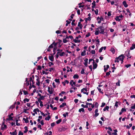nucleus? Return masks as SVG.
Masks as SVG:
<instances>
[{
	"label": "nucleus",
	"instance_id": "50",
	"mask_svg": "<svg viewBox=\"0 0 135 135\" xmlns=\"http://www.w3.org/2000/svg\"><path fill=\"white\" fill-rule=\"evenodd\" d=\"M58 41H59L58 42H57V44H58L59 45H60L61 44V43L62 42L61 40L60 39H58Z\"/></svg>",
	"mask_w": 135,
	"mask_h": 135
},
{
	"label": "nucleus",
	"instance_id": "28",
	"mask_svg": "<svg viewBox=\"0 0 135 135\" xmlns=\"http://www.w3.org/2000/svg\"><path fill=\"white\" fill-rule=\"evenodd\" d=\"M119 18V17H118V16H117L115 18V19L117 21H120L121 19Z\"/></svg>",
	"mask_w": 135,
	"mask_h": 135
},
{
	"label": "nucleus",
	"instance_id": "46",
	"mask_svg": "<svg viewBox=\"0 0 135 135\" xmlns=\"http://www.w3.org/2000/svg\"><path fill=\"white\" fill-rule=\"evenodd\" d=\"M60 53V52H57L56 56V59H57L59 57V55L58 54H59Z\"/></svg>",
	"mask_w": 135,
	"mask_h": 135
},
{
	"label": "nucleus",
	"instance_id": "49",
	"mask_svg": "<svg viewBox=\"0 0 135 135\" xmlns=\"http://www.w3.org/2000/svg\"><path fill=\"white\" fill-rule=\"evenodd\" d=\"M98 9H96L94 11V12L95 14L97 15L98 14Z\"/></svg>",
	"mask_w": 135,
	"mask_h": 135
},
{
	"label": "nucleus",
	"instance_id": "1",
	"mask_svg": "<svg viewBox=\"0 0 135 135\" xmlns=\"http://www.w3.org/2000/svg\"><path fill=\"white\" fill-rule=\"evenodd\" d=\"M106 23H103L102 24V26H101V28L100 29L101 31L100 32V33L102 34H104V30L105 29V28H104V27H103V25H105Z\"/></svg>",
	"mask_w": 135,
	"mask_h": 135
},
{
	"label": "nucleus",
	"instance_id": "29",
	"mask_svg": "<svg viewBox=\"0 0 135 135\" xmlns=\"http://www.w3.org/2000/svg\"><path fill=\"white\" fill-rule=\"evenodd\" d=\"M68 114L69 113L68 112H66L65 114H63V115L64 117L65 118L66 117V115L68 116Z\"/></svg>",
	"mask_w": 135,
	"mask_h": 135
},
{
	"label": "nucleus",
	"instance_id": "42",
	"mask_svg": "<svg viewBox=\"0 0 135 135\" xmlns=\"http://www.w3.org/2000/svg\"><path fill=\"white\" fill-rule=\"evenodd\" d=\"M66 22H67L66 23V26H67L68 24H69L70 23V21H69L68 20H67L66 21Z\"/></svg>",
	"mask_w": 135,
	"mask_h": 135
},
{
	"label": "nucleus",
	"instance_id": "26",
	"mask_svg": "<svg viewBox=\"0 0 135 135\" xmlns=\"http://www.w3.org/2000/svg\"><path fill=\"white\" fill-rule=\"evenodd\" d=\"M29 99L27 98H25L23 100V101L25 103L26 102H28L29 101Z\"/></svg>",
	"mask_w": 135,
	"mask_h": 135
},
{
	"label": "nucleus",
	"instance_id": "43",
	"mask_svg": "<svg viewBox=\"0 0 135 135\" xmlns=\"http://www.w3.org/2000/svg\"><path fill=\"white\" fill-rule=\"evenodd\" d=\"M97 89L99 91L100 93H101V94H103V92L102 91H101V89L100 88H99L98 87H97Z\"/></svg>",
	"mask_w": 135,
	"mask_h": 135
},
{
	"label": "nucleus",
	"instance_id": "59",
	"mask_svg": "<svg viewBox=\"0 0 135 135\" xmlns=\"http://www.w3.org/2000/svg\"><path fill=\"white\" fill-rule=\"evenodd\" d=\"M103 47H101L99 50V52H101L103 50Z\"/></svg>",
	"mask_w": 135,
	"mask_h": 135
},
{
	"label": "nucleus",
	"instance_id": "20",
	"mask_svg": "<svg viewBox=\"0 0 135 135\" xmlns=\"http://www.w3.org/2000/svg\"><path fill=\"white\" fill-rule=\"evenodd\" d=\"M73 78L74 79H78L79 78V76L78 74H76L74 75Z\"/></svg>",
	"mask_w": 135,
	"mask_h": 135
},
{
	"label": "nucleus",
	"instance_id": "7",
	"mask_svg": "<svg viewBox=\"0 0 135 135\" xmlns=\"http://www.w3.org/2000/svg\"><path fill=\"white\" fill-rule=\"evenodd\" d=\"M122 4L126 8L128 6V5L127 3L125 1H124L123 2Z\"/></svg>",
	"mask_w": 135,
	"mask_h": 135
},
{
	"label": "nucleus",
	"instance_id": "13",
	"mask_svg": "<svg viewBox=\"0 0 135 135\" xmlns=\"http://www.w3.org/2000/svg\"><path fill=\"white\" fill-rule=\"evenodd\" d=\"M40 112V110H39L38 109V108H36V109H34L33 110V112H35V114H37V112Z\"/></svg>",
	"mask_w": 135,
	"mask_h": 135
},
{
	"label": "nucleus",
	"instance_id": "8",
	"mask_svg": "<svg viewBox=\"0 0 135 135\" xmlns=\"http://www.w3.org/2000/svg\"><path fill=\"white\" fill-rule=\"evenodd\" d=\"M88 59L87 58H86L84 60V61L85 62V63H84V64L86 66H88Z\"/></svg>",
	"mask_w": 135,
	"mask_h": 135
},
{
	"label": "nucleus",
	"instance_id": "10",
	"mask_svg": "<svg viewBox=\"0 0 135 135\" xmlns=\"http://www.w3.org/2000/svg\"><path fill=\"white\" fill-rule=\"evenodd\" d=\"M8 118H7L6 119V121L7 120H13V117H11V116L10 115H8Z\"/></svg>",
	"mask_w": 135,
	"mask_h": 135
},
{
	"label": "nucleus",
	"instance_id": "47",
	"mask_svg": "<svg viewBox=\"0 0 135 135\" xmlns=\"http://www.w3.org/2000/svg\"><path fill=\"white\" fill-rule=\"evenodd\" d=\"M52 44L55 46V47H56L57 45V42H54Z\"/></svg>",
	"mask_w": 135,
	"mask_h": 135
},
{
	"label": "nucleus",
	"instance_id": "51",
	"mask_svg": "<svg viewBox=\"0 0 135 135\" xmlns=\"http://www.w3.org/2000/svg\"><path fill=\"white\" fill-rule=\"evenodd\" d=\"M55 122L52 123L51 124V127H53L55 125Z\"/></svg>",
	"mask_w": 135,
	"mask_h": 135
},
{
	"label": "nucleus",
	"instance_id": "45",
	"mask_svg": "<svg viewBox=\"0 0 135 135\" xmlns=\"http://www.w3.org/2000/svg\"><path fill=\"white\" fill-rule=\"evenodd\" d=\"M81 106L84 108H87L88 107V106L87 105H84L83 104H82L81 105Z\"/></svg>",
	"mask_w": 135,
	"mask_h": 135
},
{
	"label": "nucleus",
	"instance_id": "27",
	"mask_svg": "<svg viewBox=\"0 0 135 135\" xmlns=\"http://www.w3.org/2000/svg\"><path fill=\"white\" fill-rule=\"evenodd\" d=\"M54 90V89H53V88H51V90L50 91H49V94H52L53 93V91Z\"/></svg>",
	"mask_w": 135,
	"mask_h": 135
},
{
	"label": "nucleus",
	"instance_id": "9",
	"mask_svg": "<svg viewBox=\"0 0 135 135\" xmlns=\"http://www.w3.org/2000/svg\"><path fill=\"white\" fill-rule=\"evenodd\" d=\"M78 26V27H79V28L80 29H82L83 26L82 24H81L80 22H79Z\"/></svg>",
	"mask_w": 135,
	"mask_h": 135
},
{
	"label": "nucleus",
	"instance_id": "34",
	"mask_svg": "<svg viewBox=\"0 0 135 135\" xmlns=\"http://www.w3.org/2000/svg\"><path fill=\"white\" fill-rule=\"evenodd\" d=\"M42 69V68L40 65H39L37 66V70H41Z\"/></svg>",
	"mask_w": 135,
	"mask_h": 135
},
{
	"label": "nucleus",
	"instance_id": "56",
	"mask_svg": "<svg viewBox=\"0 0 135 135\" xmlns=\"http://www.w3.org/2000/svg\"><path fill=\"white\" fill-rule=\"evenodd\" d=\"M53 47V45L52 44H51L49 47V48L50 49H51Z\"/></svg>",
	"mask_w": 135,
	"mask_h": 135
},
{
	"label": "nucleus",
	"instance_id": "36",
	"mask_svg": "<svg viewBox=\"0 0 135 135\" xmlns=\"http://www.w3.org/2000/svg\"><path fill=\"white\" fill-rule=\"evenodd\" d=\"M75 21V20L74 19L73 20L72 22V23H71V25L72 26H75L76 25L74 23Z\"/></svg>",
	"mask_w": 135,
	"mask_h": 135
},
{
	"label": "nucleus",
	"instance_id": "3",
	"mask_svg": "<svg viewBox=\"0 0 135 135\" xmlns=\"http://www.w3.org/2000/svg\"><path fill=\"white\" fill-rule=\"evenodd\" d=\"M118 57H119V58H118V60L121 61L122 60H124L125 57V56L123 54H121Z\"/></svg>",
	"mask_w": 135,
	"mask_h": 135
},
{
	"label": "nucleus",
	"instance_id": "19",
	"mask_svg": "<svg viewBox=\"0 0 135 135\" xmlns=\"http://www.w3.org/2000/svg\"><path fill=\"white\" fill-rule=\"evenodd\" d=\"M51 118V116L48 115V116L45 118V120H49Z\"/></svg>",
	"mask_w": 135,
	"mask_h": 135
},
{
	"label": "nucleus",
	"instance_id": "14",
	"mask_svg": "<svg viewBox=\"0 0 135 135\" xmlns=\"http://www.w3.org/2000/svg\"><path fill=\"white\" fill-rule=\"evenodd\" d=\"M69 83V81L68 80H66L64 82H62V83L63 84L64 86H65V83H66L68 84Z\"/></svg>",
	"mask_w": 135,
	"mask_h": 135
},
{
	"label": "nucleus",
	"instance_id": "21",
	"mask_svg": "<svg viewBox=\"0 0 135 135\" xmlns=\"http://www.w3.org/2000/svg\"><path fill=\"white\" fill-rule=\"evenodd\" d=\"M4 127H2V126H1V129L2 130H3L4 129L6 128L7 127V126L6 125L4 124Z\"/></svg>",
	"mask_w": 135,
	"mask_h": 135
},
{
	"label": "nucleus",
	"instance_id": "54",
	"mask_svg": "<svg viewBox=\"0 0 135 135\" xmlns=\"http://www.w3.org/2000/svg\"><path fill=\"white\" fill-rule=\"evenodd\" d=\"M91 53L92 54H94L95 53V50H92L91 51Z\"/></svg>",
	"mask_w": 135,
	"mask_h": 135
},
{
	"label": "nucleus",
	"instance_id": "40",
	"mask_svg": "<svg viewBox=\"0 0 135 135\" xmlns=\"http://www.w3.org/2000/svg\"><path fill=\"white\" fill-rule=\"evenodd\" d=\"M29 110L28 109H24L23 110V112H24V113H26L27 114H28L29 112H28L27 111V110Z\"/></svg>",
	"mask_w": 135,
	"mask_h": 135
},
{
	"label": "nucleus",
	"instance_id": "25",
	"mask_svg": "<svg viewBox=\"0 0 135 135\" xmlns=\"http://www.w3.org/2000/svg\"><path fill=\"white\" fill-rule=\"evenodd\" d=\"M62 121L61 119H60L59 120H57L56 121V123L57 124H59Z\"/></svg>",
	"mask_w": 135,
	"mask_h": 135
},
{
	"label": "nucleus",
	"instance_id": "35",
	"mask_svg": "<svg viewBox=\"0 0 135 135\" xmlns=\"http://www.w3.org/2000/svg\"><path fill=\"white\" fill-rule=\"evenodd\" d=\"M110 51L113 54H114L115 52V50L113 48H112L110 49Z\"/></svg>",
	"mask_w": 135,
	"mask_h": 135
},
{
	"label": "nucleus",
	"instance_id": "48",
	"mask_svg": "<svg viewBox=\"0 0 135 135\" xmlns=\"http://www.w3.org/2000/svg\"><path fill=\"white\" fill-rule=\"evenodd\" d=\"M45 97L44 96H42L41 97H40V98H39V99H41V100H43L44 99Z\"/></svg>",
	"mask_w": 135,
	"mask_h": 135
},
{
	"label": "nucleus",
	"instance_id": "52",
	"mask_svg": "<svg viewBox=\"0 0 135 135\" xmlns=\"http://www.w3.org/2000/svg\"><path fill=\"white\" fill-rule=\"evenodd\" d=\"M118 102L117 101H116L115 103L114 106L117 107H118Z\"/></svg>",
	"mask_w": 135,
	"mask_h": 135
},
{
	"label": "nucleus",
	"instance_id": "41",
	"mask_svg": "<svg viewBox=\"0 0 135 135\" xmlns=\"http://www.w3.org/2000/svg\"><path fill=\"white\" fill-rule=\"evenodd\" d=\"M23 92L24 94L25 95H27L28 94V92L26 91L23 90Z\"/></svg>",
	"mask_w": 135,
	"mask_h": 135
},
{
	"label": "nucleus",
	"instance_id": "11",
	"mask_svg": "<svg viewBox=\"0 0 135 135\" xmlns=\"http://www.w3.org/2000/svg\"><path fill=\"white\" fill-rule=\"evenodd\" d=\"M9 133L10 134L12 135H16L17 134L16 130L15 129V131L12 132H10Z\"/></svg>",
	"mask_w": 135,
	"mask_h": 135
},
{
	"label": "nucleus",
	"instance_id": "60",
	"mask_svg": "<svg viewBox=\"0 0 135 135\" xmlns=\"http://www.w3.org/2000/svg\"><path fill=\"white\" fill-rule=\"evenodd\" d=\"M18 135H23V133L20 131H19Z\"/></svg>",
	"mask_w": 135,
	"mask_h": 135
},
{
	"label": "nucleus",
	"instance_id": "61",
	"mask_svg": "<svg viewBox=\"0 0 135 135\" xmlns=\"http://www.w3.org/2000/svg\"><path fill=\"white\" fill-rule=\"evenodd\" d=\"M40 123L41 124V125L42 126L44 125V122L43 120H41Z\"/></svg>",
	"mask_w": 135,
	"mask_h": 135
},
{
	"label": "nucleus",
	"instance_id": "30",
	"mask_svg": "<svg viewBox=\"0 0 135 135\" xmlns=\"http://www.w3.org/2000/svg\"><path fill=\"white\" fill-rule=\"evenodd\" d=\"M100 31L99 30L97 31H96L95 33V34L96 35H98L99 33H100Z\"/></svg>",
	"mask_w": 135,
	"mask_h": 135
},
{
	"label": "nucleus",
	"instance_id": "32",
	"mask_svg": "<svg viewBox=\"0 0 135 135\" xmlns=\"http://www.w3.org/2000/svg\"><path fill=\"white\" fill-rule=\"evenodd\" d=\"M57 47H55L53 49V51L54 52L53 54V55H54L55 54L56 52L55 51V50L57 49Z\"/></svg>",
	"mask_w": 135,
	"mask_h": 135
},
{
	"label": "nucleus",
	"instance_id": "24",
	"mask_svg": "<svg viewBox=\"0 0 135 135\" xmlns=\"http://www.w3.org/2000/svg\"><path fill=\"white\" fill-rule=\"evenodd\" d=\"M119 57H116L115 58V60L114 61L115 62H119V60L118 59V58H119Z\"/></svg>",
	"mask_w": 135,
	"mask_h": 135
},
{
	"label": "nucleus",
	"instance_id": "44",
	"mask_svg": "<svg viewBox=\"0 0 135 135\" xmlns=\"http://www.w3.org/2000/svg\"><path fill=\"white\" fill-rule=\"evenodd\" d=\"M85 70L83 68L81 72V74H84L85 73L84 72Z\"/></svg>",
	"mask_w": 135,
	"mask_h": 135
},
{
	"label": "nucleus",
	"instance_id": "5",
	"mask_svg": "<svg viewBox=\"0 0 135 135\" xmlns=\"http://www.w3.org/2000/svg\"><path fill=\"white\" fill-rule=\"evenodd\" d=\"M66 129V128L63 127L60 128L59 129V131L60 132L64 131H65Z\"/></svg>",
	"mask_w": 135,
	"mask_h": 135
},
{
	"label": "nucleus",
	"instance_id": "39",
	"mask_svg": "<svg viewBox=\"0 0 135 135\" xmlns=\"http://www.w3.org/2000/svg\"><path fill=\"white\" fill-rule=\"evenodd\" d=\"M18 119H16V124L17 126H20V124L19 123H18Z\"/></svg>",
	"mask_w": 135,
	"mask_h": 135
},
{
	"label": "nucleus",
	"instance_id": "63",
	"mask_svg": "<svg viewBox=\"0 0 135 135\" xmlns=\"http://www.w3.org/2000/svg\"><path fill=\"white\" fill-rule=\"evenodd\" d=\"M49 71L51 72L52 71V70H54V68H49Z\"/></svg>",
	"mask_w": 135,
	"mask_h": 135
},
{
	"label": "nucleus",
	"instance_id": "2",
	"mask_svg": "<svg viewBox=\"0 0 135 135\" xmlns=\"http://www.w3.org/2000/svg\"><path fill=\"white\" fill-rule=\"evenodd\" d=\"M130 50H127L125 51V54H127V56L129 58H131V56H130Z\"/></svg>",
	"mask_w": 135,
	"mask_h": 135
},
{
	"label": "nucleus",
	"instance_id": "4",
	"mask_svg": "<svg viewBox=\"0 0 135 135\" xmlns=\"http://www.w3.org/2000/svg\"><path fill=\"white\" fill-rule=\"evenodd\" d=\"M93 69H94L97 68L98 65L97 63H95L94 60H93Z\"/></svg>",
	"mask_w": 135,
	"mask_h": 135
},
{
	"label": "nucleus",
	"instance_id": "31",
	"mask_svg": "<svg viewBox=\"0 0 135 135\" xmlns=\"http://www.w3.org/2000/svg\"><path fill=\"white\" fill-rule=\"evenodd\" d=\"M65 55V53L64 52H62L59 54V56H62Z\"/></svg>",
	"mask_w": 135,
	"mask_h": 135
},
{
	"label": "nucleus",
	"instance_id": "12",
	"mask_svg": "<svg viewBox=\"0 0 135 135\" xmlns=\"http://www.w3.org/2000/svg\"><path fill=\"white\" fill-rule=\"evenodd\" d=\"M66 103H63L62 104L60 105L59 107L60 108H62L64 106H66Z\"/></svg>",
	"mask_w": 135,
	"mask_h": 135
},
{
	"label": "nucleus",
	"instance_id": "16",
	"mask_svg": "<svg viewBox=\"0 0 135 135\" xmlns=\"http://www.w3.org/2000/svg\"><path fill=\"white\" fill-rule=\"evenodd\" d=\"M135 48V44H133L132 45V46L130 48V50H133Z\"/></svg>",
	"mask_w": 135,
	"mask_h": 135
},
{
	"label": "nucleus",
	"instance_id": "53",
	"mask_svg": "<svg viewBox=\"0 0 135 135\" xmlns=\"http://www.w3.org/2000/svg\"><path fill=\"white\" fill-rule=\"evenodd\" d=\"M95 115H94V117L96 118L99 115V113H95Z\"/></svg>",
	"mask_w": 135,
	"mask_h": 135
},
{
	"label": "nucleus",
	"instance_id": "38",
	"mask_svg": "<svg viewBox=\"0 0 135 135\" xmlns=\"http://www.w3.org/2000/svg\"><path fill=\"white\" fill-rule=\"evenodd\" d=\"M55 81L56 82L58 83L59 84L60 83V81H59V79H55Z\"/></svg>",
	"mask_w": 135,
	"mask_h": 135
},
{
	"label": "nucleus",
	"instance_id": "6",
	"mask_svg": "<svg viewBox=\"0 0 135 135\" xmlns=\"http://www.w3.org/2000/svg\"><path fill=\"white\" fill-rule=\"evenodd\" d=\"M54 55H52L51 56H49V59L51 61H54Z\"/></svg>",
	"mask_w": 135,
	"mask_h": 135
},
{
	"label": "nucleus",
	"instance_id": "33",
	"mask_svg": "<svg viewBox=\"0 0 135 135\" xmlns=\"http://www.w3.org/2000/svg\"><path fill=\"white\" fill-rule=\"evenodd\" d=\"M94 105L95 107H96L97 108H98L99 106V104L97 102H95V103Z\"/></svg>",
	"mask_w": 135,
	"mask_h": 135
},
{
	"label": "nucleus",
	"instance_id": "55",
	"mask_svg": "<svg viewBox=\"0 0 135 135\" xmlns=\"http://www.w3.org/2000/svg\"><path fill=\"white\" fill-rule=\"evenodd\" d=\"M120 81L119 80H118V82L116 83V85H118V86H120Z\"/></svg>",
	"mask_w": 135,
	"mask_h": 135
},
{
	"label": "nucleus",
	"instance_id": "15",
	"mask_svg": "<svg viewBox=\"0 0 135 135\" xmlns=\"http://www.w3.org/2000/svg\"><path fill=\"white\" fill-rule=\"evenodd\" d=\"M28 119V118L27 117L26 118V119L25 118H23V120L25 121V123H27L29 122V120Z\"/></svg>",
	"mask_w": 135,
	"mask_h": 135
},
{
	"label": "nucleus",
	"instance_id": "57",
	"mask_svg": "<svg viewBox=\"0 0 135 135\" xmlns=\"http://www.w3.org/2000/svg\"><path fill=\"white\" fill-rule=\"evenodd\" d=\"M63 42L64 43H66L67 42H68L66 38H63Z\"/></svg>",
	"mask_w": 135,
	"mask_h": 135
},
{
	"label": "nucleus",
	"instance_id": "64",
	"mask_svg": "<svg viewBox=\"0 0 135 135\" xmlns=\"http://www.w3.org/2000/svg\"><path fill=\"white\" fill-rule=\"evenodd\" d=\"M131 109H135V103L134 104V105L133 106H132L131 107Z\"/></svg>",
	"mask_w": 135,
	"mask_h": 135
},
{
	"label": "nucleus",
	"instance_id": "18",
	"mask_svg": "<svg viewBox=\"0 0 135 135\" xmlns=\"http://www.w3.org/2000/svg\"><path fill=\"white\" fill-rule=\"evenodd\" d=\"M95 3V2L94 1L92 3V4L93 5V6H92V8H94L95 7L96 4Z\"/></svg>",
	"mask_w": 135,
	"mask_h": 135
},
{
	"label": "nucleus",
	"instance_id": "37",
	"mask_svg": "<svg viewBox=\"0 0 135 135\" xmlns=\"http://www.w3.org/2000/svg\"><path fill=\"white\" fill-rule=\"evenodd\" d=\"M48 64H49V66L50 67L51 65H54V64L53 62H49Z\"/></svg>",
	"mask_w": 135,
	"mask_h": 135
},
{
	"label": "nucleus",
	"instance_id": "22",
	"mask_svg": "<svg viewBox=\"0 0 135 135\" xmlns=\"http://www.w3.org/2000/svg\"><path fill=\"white\" fill-rule=\"evenodd\" d=\"M109 108V107L108 106H106L103 109V111H105L106 110H108V109Z\"/></svg>",
	"mask_w": 135,
	"mask_h": 135
},
{
	"label": "nucleus",
	"instance_id": "17",
	"mask_svg": "<svg viewBox=\"0 0 135 135\" xmlns=\"http://www.w3.org/2000/svg\"><path fill=\"white\" fill-rule=\"evenodd\" d=\"M79 112L80 113H81V112H84L85 110L84 108H81L79 110Z\"/></svg>",
	"mask_w": 135,
	"mask_h": 135
},
{
	"label": "nucleus",
	"instance_id": "58",
	"mask_svg": "<svg viewBox=\"0 0 135 135\" xmlns=\"http://www.w3.org/2000/svg\"><path fill=\"white\" fill-rule=\"evenodd\" d=\"M125 66L127 68H129V67L131 66V64H127V65H125Z\"/></svg>",
	"mask_w": 135,
	"mask_h": 135
},
{
	"label": "nucleus",
	"instance_id": "62",
	"mask_svg": "<svg viewBox=\"0 0 135 135\" xmlns=\"http://www.w3.org/2000/svg\"><path fill=\"white\" fill-rule=\"evenodd\" d=\"M61 32V31H60L59 30H58L57 31H56V33H57L58 34H59V33H60Z\"/></svg>",
	"mask_w": 135,
	"mask_h": 135
},
{
	"label": "nucleus",
	"instance_id": "23",
	"mask_svg": "<svg viewBox=\"0 0 135 135\" xmlns=\"http://www.w3.org/2000/svg\"><path fill=\"white\" fill-rule=\"evenodd\" d=\"M24 128L25 129V131H24V133H26V132H27L28 131V128H27V126H25V127H24Z\"/></svg>",
	"mask_w": 135,
	"mask_h": 135
}]
</instances>
